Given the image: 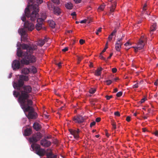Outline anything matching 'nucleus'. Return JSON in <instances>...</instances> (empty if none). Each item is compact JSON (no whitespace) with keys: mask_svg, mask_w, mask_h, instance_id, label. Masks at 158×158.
<instances>
[{"mask_svg":"<svg viewBox=\"0 0 158 158\" xmlns=\"http://www.w3.org/2000/svg\"><path fill=\"white\" fill-rule=\"evenodd\" d=\"M89 66L90 67H93V63L92 62H90V64L89 65Z\"/></svg>","mask_w":158,"mask_h":158,"instance_id":"nucleus-64","label":"nucleus"},{"mask_svg":"<svg viewBox=\"0 0 158 158\" xmlns=\"http://www.w3.org/2000/svg\"><path fill=\"white\" fill-rule=\"evenodd\" d=\"M116 32L117 31L116 29H114L111 34V35H112V36L114 35L115 34Z\"/></svg>","mask_w":158,"mask_h":158,"instance_id":"nucleus-45","label":"nucleus"},{"mask_svg":"<svg viewBox=\"0 0 158 158\" xmlns=\"http://www.w3.org/2000/svg\"><path fill=\"white\" fill-rule=\"evenodd\" d=\"M76 3H78L81 2V0H74Z\"/></svg>","mask_w":158,"mask_h":158,"instance_id":"nucleus-57","label":"nucleus"},{"mask_svg":"<svg viewBox=\"0 0 158 158\" xmlns=\"http://www.w3.org/2000/svg\"><path fill=\"white\" fill-rule=\"evenodd\" d=\"M71 15L73 16H75L76 15V14L75 12H74L72 13L71 14Z\"/></svg>","mask_w":158,"mask_h":158,"instance_id":"nucleus-62","label":"nucleus"},{"mask_svg":"<svg viewBox=\"0 0 158 158\" xmlns=\"http://www.w3.org/2000/svg\"><path fill=\"white\" fill-rule=\"evenodd\" d=\"M112 36H113L112 35H111V34L110 35H109L108 38L109 40H111L112 39Z\"/></svg>","mask_w":158,"mask_h":158,"instance_id":"nucleus-58","label":"nucleus"},{"mask_svg":"<svg viewBox=\"0 0 158 158\" xmlns=\"http://www.w3.org/2000/svg\"><path fill=\"white\" fill-rule=\"evenodd\" d=\"M65 6L68 9H71L73 7V4L70 2H68L65 4Z\"/></svg>","mask_w":158,"mask_h":158,"instance_id":"nucleus-28","label":"nucleus"},{"mask_svg":"<svg viewBox=\"0 0 158 158\" xmlns=\"http://www.w3.org/2000/svg\"><path fill=\"white\" fill-rule=\"evenodd\" d=\"M101 31H102V28H101V27L99 28L97 30V31H98L99 32H101Z\"/></svg>","mask_w":158,"mask_h":158,"instance_id":"nucleus-61","label":"nucleus"},{"mask_svg":"<svg viewBox=\"0 0 158 158\" xmlns=\"http://www.w3.org/2000/svg\"><path fill=\"white\" fill-rule=\"evenodd\" d=\"M111 123L113 126V128L114 129H115L116 127L115 123L114 122L113 120H111Z\"/></svg>","mask_w":158,"mask_h":158,"instance_id":"nucleus-38","label":"nucleus"},{"mask_svg":"<svg viewBox=\"0 0 158 158\" xmlns=\"http://www.w3.org/2000/svg\"><path fill=\"white\" fill-rule=\"evenodd\" d=\"M77 63L79 64L81 60L83 58L82 56H77Z\"/></svg>","mask_w":158,"mask_h":158,"instance_id":"nucleus-37","label":"nucleus"},{"mask_svg":"<svg viewBox=\"0 0 158 158\" xmlns=\"http://www.w3.org/2000/svg\"><path fill=\"white\" fill-rule=\"evenodd\" d=\"M54 13L55 14L59 15L61 13L60 9L58 7H54Z\"/></svg>","mask_w":158,"mask_h":158,"instance_id":"nucleus-21","label":"nucleus"},{"mask_svg":"<svg viewBox=\"0 0 158 158\" xmlns=\"http://www.w3.org/2000/svg\"><path fill=\"white\" fill-rule=\"evenodd\" d=\"M52 1L53 3L57 4H59L60 3L59 0H52Z\"/></svg>","mask_w":158,"mask_h":158,"instance_id":"nucleus-41","label":"nucleus"},{"mask_svg":"<svg viewBox=\"0 0 158 158\" xmlns=\"http://www.w3.org/2000/svg\"><path fill=\"white\" fill-rule=\"evenodd\" d=\"M106 82L107 83V85H108L111 84L112 81L111 80H107L106 81Z\"/></svg>","mask_w":158,"mask_h":158,"instance_id":"nucleus-42","label":"nucleus"},{"mask_svg":"<svg viewBox=\"0 0 158 158\" xmlns=\"http://www.w3.org/2000/svg\"><path fill=\"white\" fill-rule=\"evenodd\" d=\"M106 45H107V44H106ZM107 46L106 45V48H104L103 51H102V52L100 53L99 56V57L101 59L104 60H106V59L104 57L102 56V55L103 52H105L106 51V49L107 48Z\"/></svg>","mask_w":158,"mask_h":158,"instance_id":"nucleus-25","label":"nucleus"},{"mask_svg":"<svg viewBox=\"0 0 158 158\" xmlns=\"http://www.w3.org/2000/svg\"><path fill=\"white\" fill-rule=\"evenodd\" d=\"M34 28V25L33 23H30L28 21H27L24 22V28H23L26 31H31Z\"/></svg>","mask_w":158,"mask_h":158,"instance_id":"nucleus-9","label":"nucleus"},{"mask_svg":"<svg viewBox=\"0 0 158 158\" xmlns=\"http://www.w3.org/2000/svg\"><path fill=\"white\" fill-rule=\"evenodd\" d=\"M156 23H153L150 27L151 32L156 30Z\"/></svg>","mask_w":158,"mask_h":158,"instance_id":"nucleus-29","label":"nucleus"},{"mask_svg":"<svg viewBox=\"0 0 158 158\" xmlns=\"http://www.w3.org/2000/svg\"><path fill=\"white\" fill-rule=\"evenodd\" d=\"M116 6V2H114L113 3H112L111 7L110 9V12L111 13L113 12L115 9Z\"/></svg>","mask_w":158,"mask_h":158,"instance_id":"nucleus-27","label":"nucleus"},{"mask_svg":"<svg viewBox=\"0 0 158 158\" xmlns=\"http://www.w3.org/2000/svg\"><path fill=\"white\" fill-rule=\"evenodd\" d=\"M30 73L35 74L37 72V69L34 66H32L29 68Z\"/></svg>","mask_w":158,"mask_h":158,"instance_id":"nucleus-24","label":"nucleus"},{"mask_svg":"<svg viewBox=\"0 0 158 158\" xmlns=\"http://www.w3.org/2000/svg\"><path fill=\"white\" fill-rule=\"evenodd\" d=\"M48 23L49 26L52 28H54L55 26V22L52 20H49L48 21Z\"/></svg>","mask_w":158,"mask_h":158,"instance_id":"nucleus-26","label":"nucleus"},{"mask_svg":"<svg viewBox=\"0 0 158 158\" xmlns=\"http://www.w3.org/2000/svg\"><path fill=\"white\" fill-rule=\"evenodd\" d=\"M113 97V96L112 95L108 96L106 95L105 96V98H106V99L107 100H110V98H112Z\"/></svg>","mask_w":158,"mask_h":158,"instance_id":"nucleus-44","label":"nucleus"},{"mask_svg":"<svg viewBox=\"0 0 158 158\" xmlns=\"http://www.w3.org/2000/svg\"><path fill=\"white\" fill-rule=\"evenodd\" d=\"M85 42V41L83 39H81L80 40L79 42L80 44H82L84 43Z\"/></svg>","mask_w":158,"mask_h":158,"instance_id":"nucleus-50","label":"nucleus"},{"mask_svg":"<svg viewBox=\"0 0 158 158\" xmlns=\"http://www.w3.org/2000/svg\"><path fill=\"white\" fill-rule=\"evenodd\" d=\"M21 46L23 49L26 50V52L22 51L20 48H18L17 56L19 57H23L20 60L21 63L27 65L30 63L35 62L36 61V58L32 54L34 51L37 49V46L32 45L30 46L26 44H23L21 45Z\"/></svg>","mask_w":158,"mask_h":158,"instance_id":"nucleus-1","label":"nucleus"},{"mask_svg":"<svg viewBox=\"0 0 158 158\" xmlns=\"http://www.w3.org/2000/svg\"><path fill=\"white\" fill-rule=\"evenodd\" d=\"M115 48L116 51L119 52L120 51L121 48V45H117V44H116Z\"/></svg>","mask_w":158,"mask_h":158,"instance_id":"nucleus-33","label":"nucleus"},{"mask_svg":"<svg viewBox=\"0 0 158 158\" xmlns=\"http://www.w3.org/2000/svg\"><path fill=\"white\" fill-rule=\"evenodd\" d=\"M47 41V39L46 38H45L44 39H40L37 41V45L38 46L42 47L44 44L45 42Z\"/></svg>","mask_w":158,"mask_h":158,"instance_id":"nucleus-15","label":"nucleus"},{"mask_svg":"<svg viewBox=\"0 0 158 158\" xmlns=\"http://www.w3.org/2000/svg\"><path fill=\"white\" fill-rule=\"evenodd\" d=\"M20 64L19 60H14L12 64V67L13 70L18 69L20 68Z\"/></svg>","mask_w":158,"mask_h":158,"instance_id":"nucleus-11","label":"nucleus"},{"mask_svg":"<svg viewBox=\"0 0 158 158\" xmlns=\"http://www.w3.org/2000/svg\"><path fill=\"white\" fill-rule=\"evenodd\" d=\"M40 143L42 146L44 147H49L51 144V142L45 139H42L40 141Z\"/></svg>","mask_w":158,"mask_h":158,"instance_id":"nucleus-12","label":"nucleus"},{"mask_svg":"<svg viewBox=\"0 0 158 158\" xmlns=\"http://www.w3.org/2000/svg\"><path fill=\"white\" fill-rule=\"evenodd\" d=\"M36 19L37 22L38 23H41L42 24V23L44 20L42 18H37Z\"/></svg>","mask_w":158,"mask_h":158,"instance_id":"nucleus-34","label":"nucleus"},{"mask_svg":"<svg viewBox=\"0 0 158 158\" xmlns=\"http://www.w3.org/2000/svg\"><path fill=\"white\" fill-rule=\"evenodd\" d=\"M122 95V92L120 91L118 92L116 94V96L117 97H120Z\"/></svg>","mask_w":158,"mask_h":158,"instance_id":"nucleus-43","label":"nucleus"},{"mask_svg":"<svg viewBox=\"0 0 158 158\" xmlns=\"http://www.w3.org/2000/svg\"><path fill=\"white\" fill-rule=\"evenodd\" d=\"M138 87V84H135L133 86V87L135 88H137Z\"/></svg>","mask_w":158,"mask_h":158,"instance_id":"nucleus-59","label":"nucleus"},{"mask_svg":"<svg viewBox=\"0 0 158 158\" xmlns=\"http://www.w3.org/2000/svg\"><path fill=\"white\" fill-rule=\"evenodd\" d=\"M73 120L75 123H80L84 122V119L81 116L78 115L75 116L73 118Z\"/></svg>","mask_w":158,"mask_h":158,"instance_id":"nucleus-13","label":"nucleus"},{"mask_svg":"<svg viewBox=\"0 0 158 158\" xmlns=\"http://www.w3.org/2000/svg\"><path fill=\"white\" fill-rule=\"evenodd\" d=\"M42 137L41 134L40 132H37L29 138V140L30 142L33 143H35Z\"/></svg>","mask_w":158,"mask_h":158,"instance_id":"nucleus-8","label":"nucleus"},{"mask_svg":"<svg viewBox=\"0 0 158 158\" xmlns=\"http://www.w3.org/2000/svg\"><path fill=\"white\" fill-rule=\"evenodd\" d=\"M130 117L128 116L126 118V120L127 122H129L130 121Z\"/></svg>","mask_w":158,"mask_h":158,"instance_id":"nucleus-56","label":"nucleus"},{"mask_svg":"<svg viewBox=\"0 0 158 158\" xmlns=\"http://www.w3.org/2000/svg\"><path fill=\"white\" fill-rule=\"evenodd\" d=\"M42 24L41 23H37L35 26V27L36 29L37 30H40L42 28Z\"/></svg>","mask_w":158,"mask_h":158,"instance_id":"nucleus-31","label":"nucleus"},{"mask_svg":"<svg viewBox=\"0 0 158 158\" xmlns=\"http://www.w3.org/2000/svg\"><path fill=\"white\" fill-rule=\"evenodd\" d=\"M48 9L50 10H52V9L53 8L54 9V7H55L52 6V3L48 4Z\"/></svg>","mask_w":158,"mask_h":158,"instance_id":"nucleus-35","label":"nucleus"},{"mask_svg":"<svg viewBox=\"0 0 158 158\" xmlns=\"http://www.w3.org/2000/svg\"><path fill=\"white\" fill-rule=\"evenodd\" d=\"M31 147L33 150L35 151V153L40 156H43L46 153V151L44 149L41 148L39 144L37 143H32Z\"/></svg>","mask_w":158,"mask_h":158,"instance_id":"nucleus-7","label":"nucleus"},{"mask_svg":"<svg viewBox=\"0 0 158 158\" xmlns=\"http://www.w3.org/2000/svg\"><path fill=\"white\" fill-rule=\"evenodd\" d=\"M147 2L146 3H145L143 6V10L142 12V14H145L147 16L148 14L147 11H146V10L147 8Z\"/></svg>","mask_w":158,"mask_h":158,"instance_id":"nucleus-17","label":"nucleus"},{"mask_svg":"<svg viewBox=\"0 0 158 158\" xmlns=\"http://www.w3.org/2000/svg\"><path fill=\"white\" fill-rule=\"evenodd\" d=\"M26 31L25 30L22 28L19 29L18 30V32L22 36V38L23 39L25 40H26L27 39Z\"/></svg>","mask_w":158,"mask_h":158,"instance_id":"nucleus-14","label":"nucleus"},{"mask_svg":"<svg viewBox=\"0 0 158 158\" xmlns=\"http://www.w3.org/2000/svg\"><path fill=\"white\" fill-rule=\"evenodd\" d=\"M20 94L19 96L18 102L20 105L27 103L29 104L31 103L32 101L29 99V93L31 92L32 88L29 85H23L20 89Z\"/></svg>","mask_w":158,"mask_h":158,"instance_id":"nucleus-3","label":"nucleus"},{"mask_svg":"<svg viewBox=\"0 0 158 158\" xmlns=\"http://www.w3.org/2000/svg\"><path fill=\"white\" fill-rule=\"evenodd\" d=\"M101 120V118H97L96 119V121L97 122H99Z\"/></svg>","mask_w":158,"mask_h":158,"instance_id":"nucleus-54","label":"nucleus"},{"mask_svg":"<svg viewBox=\"0 0 158 158\" xmlns=\"http://www.w3.org/2000/svg\"><path fill=\"white\" fill-rule=\"evenodd\" d=\"M22 73L25 75H27L29 73H30V69L27 68H23L22 69Z\"/></svg>","mask_w":158,"mask_h":158,"instance_id":"nucleus-20","label":"nucleus"},{"mask_svg":"<svg viewBox=\"0 0 158 158\" xmlns=\"http://www.w3.org/2000/svg\"><path fill=\"white\" fill-rule=\"evenodd\" d=\"M86 21H87V20L86 19H85L84 20L81 21L80 22V23H85L86 22Z\"/></svg>","mask_w":158,"mask_h":158,"instance_id":"nucleus-53","label":"nucleus"},{"mask_svg":"<svg viewBox=\"0 0 158 158\" xmlns=\"http://www.w3.org/2000/svg\"><path fill=\"white\" fill-rule=\"evenodd\" d=\"M114 114L116 116H120V114L119 112L116 111L114 112Z\"/></svg>","mask_w":158,"mask_h":158,"instance_id":"nucleus-49","label":"nucleus"},{"mask_svg":"<svg viewBox=\"0 0 158 158\" xmlns=\"http://www.w3.org/2000/svg\"><path fill=\"white\" fill-rule=\"evenodd\" d=\"M47 158H56L57 156L54 155L51 152H48L46 153Z\"/></svg>","mask_w":158,"mask_h":158,"instance_id":"nucleus-18","label":"nucleus"},{"mask_svg":"<svg viewBox=\"0 0 158 158\" xmlns=\"http://www.w3.org/2000/svg\"><path fill=\"white\" fill-rule=\"evenodd\" d=\"M19 90V92H17L15 90H14L13 91V94L15 97H18V96H19L20 95V90Z\"/></svg>","mask_w":158,"mask_h":158,"instance_id":"nucleus-32","label":"nucleus"},{"mask_svg":"<svg viewBox=\"0 0 158 158\" xmlns=\"http://www.w3.org/2000/svg\"><path fill=\"white\" fill-rule=\"evenodd\" d=\"M69 131L70 134L73 136L75 139H78L79 138V133L80 131L79 129H77V130L69 129Z\"/></svg>","mask_w":158,"mask_h":158,"instance_id":"nucleus-10","label":"nucleus"},{"mask_svg":"<svg viewBox=\"0 0 158 158\" xmlns=\"http://www.w3.org/2000/svg\"><path fill=\"white\" fill-rule=\"evenodd\" d=\"M102 70V69L101 67L98 68L95 71V75L97 76H100L101 75Z\"/></svg>","mask_w":158,"mask_h":158,"instance_id":"nucleus-23","label":"nucleus"},{"mask_svg":"<svg viewBox=\"0 0 158 158\" xmlns=\"http://www.w3.org/2000/svg\"><path fill=\"white\" fill-rule=\"evenodd\" d=\"M36 1L37 4H36V5H38V6L39 4H41L43 2L42 0H36ZM33 2V0H29L28 4H29V5L28 6H30L32 5V4L33 5L36 4H34V3Z\"/></svg>","mask_w":158,"mask_h":158,"instance_id":"nucleus-16","label":"nucleus"},{"mask_svg":"<svg viewBox=\"0 0 158 158\" xmlns=\"http://www.w3.org/2000/svg\"><path fill=\"white\" fill-rule=\"evenodd\" d=\"M147 38L146 36H141L138 42L137 46L132 47L134 48L135 52H136L138 50L142 49L145 43H147Z\"/></svg>","mask_w":158,"mask_h":158,"instance_id":"nucleus-6","label":"nucleus"},{"mask_svg":"<svg viewBox=\"0 0 158 158\" xmlns=\"http://www.w3.org/2000/svg\"><path fill=\"white\" fill-rule=\"evenodd\" d=\"M113 54V53H110V56H109L108 57H107V59H110L111 58V57L112 56Z\"/></svg>","mask_w":158,"mask_h":158,"instance_id":"nucleus-60","label":"nucleus"},{"mask_svg":"<svg viewBox=\"0 0 158 158\" xmlns=\"http://www.w3.org/2000/svg\"><path fill=\"white\" fill-rule=\"evenodd\" d=\"M39 11V7L37 5L32 4L30 6H28V7L25 10V15H24L21 17V20L23 22L25 21L26 17L28 19L30 18L32 22L34 21L39 17L38 13Z\"/></svg>","mask_w":158,"mask_h":158,"instance_id":"nucleus-2","label":"nucleus"},{"mask_svg":"<svg viewBox=\"0 0 158 158\" xmlns=\"http://www.w3.org/2000/svg\"><path fill=\"white\" fill-rule=\"evenodd\" d=\"M154 134L156 136H158V131H156Z\"/></svg>","mask_w":158,"mask_h":158,"instance_id":"nucleus-63","label":"nucleus"},{"mask_svg":"<svg viewBox=\"0 0 158 158\" xmlns=\"http://www.w3.org/2000/svg\"><path fill=\"white\" fill-rule=\"evenodd\" d=\"M124 37V36H122V37L121 38H118L117 39V41L116 43L117 44V45H122L123 44V43L122 42V41L123 40V37Z\"/></svg>","mask_w":158,"mask_h":158,"instance_id":"nucleus-30","label":"nucleus"},{"mask_svg":"<svg viewBox=\"0 0 158 158\" xmlns=\"http://www.w3.org/2000/svg\"><path fill=\"white\" fill-rule=\"evenodd\" d=\"M112 71L113 73H115L117 71V69L115 68H114L112 69Z\"/></svg>","mask_w":158,"mask_h":158,"instance_id":"nucleus-47","label":"nucleus"},{"mask_svg":"<svg viewBox=\"0 0 158 158\" xmlns=\"http://www.w3.org/2000/svg\"><path fill=\"white\" fill-rule=\"evenodd\" d=\"M124 45L126 46H127L129 45H131V44L129 42H127L124 44Z\"/></svg>","mask_w":158,"mask_h":158,"instance_id":"nucleus-48","label":"nucleus"},{"mask_svg":"<svg viewBox=\"0 0 158 158\" xmlns=\"http://www.w3.org/2000/svg\"><path fill=\"white\" fill-rule=\"evenodd\" d=\"M32 102L31 104L27 103L20 104V106L24 112H28L27 117L29 119H35L38 116L37 114L35 111L34 108L31 106Z\"/></svg>","mask_w":158,"mask_h":158,"instance_id":"nucleus-4","label":"nucleus"},{"mask_svg":"<svg viewBox=\"0 0 158 158\" xmlns=\"http://www.w3.org/2000/svg\"><path fill=\"white\" fill-rule=\"evenodd\" d=\"M96 91V89L95 88H91L89 90V92L91 94H94Z\"/></svg>","mask_w":158,"mask_h":158,"instance_id":"nucleus-36","label":"nucleus"},{"mask_svg":"<svg viewBox=\"0 0 158 158\" xmlns=\"http://www.w3.org/2000/svg\"><path fill=\"white\" fill-rule=\"evenodd\" d=\"M28 80L29 77L28 76L20 75L18 81L14 82L13 87L15 89H17L18 90H20L21 87L24 85V81H27Z\"/></svg>","mask_w":158,"mask_h":158,"instance_id":"nucleus-5","label":"nucleus"},{"mask_svg":"<svg viewBox=\"0 0 158 158\" xmlns=\"http://www.w3.org/2000/svg\"><path fill=\"white\" fill-rule=\"evenodd\" d=\"M33 127L37 131L40 130L41 128L40 125L37 123H35L33 125Z\"/></svg>","mask_w":158,"mask_h":158,"instance_id":"nucleus-22","label":"nucleus"},{"mask_svg":"<svg viewBox=\"0 0 158 158\" xmlns=\"http://www.w3.org/2000/svg\"><path fill=\"white\" fill-rule=\"evenodd\" d=\"M41 18H42L43 20H44L47 18V15L45 13H42L41 14Z\"/></svg>","mask_w":158,"mask_h":158,"instance_id":"nucleus-39","label":"nucleus"},{"mask_svg":"<svg viewBox=\"0 0 158 158\" xmlns=\"http://www.w3.org/2000/svg\"><path fill=\"white\" fill-rule=\"evenodd\" d=\"M142 130L143 132H145L146 131H148L147 129L145 127L143 128L142 129Z\"/></svg>","mask_w":158,"mask_h":158,"instance_id":"nucleus-55","label":"nucleus"},{"mask_svg":"<svg viewBox=\"0 0 158 158\" xmlns=\"http://www.w3.org/2000/svg\"><path fill=\"white\" fill-rule=\"evenodd\" d=\"M31 132L32 131L31 129L27 128L24 131V134L26 136H28L31 134Z\"/></svg>","mask_w":158,"mask_h":158,"instance_id":"nucleus-19","label":"nucleus"},{"mask_svg":"<svg viewBox=\"0 0 158 158\" xmlns=\"http://www.w3.org/2000/svg\"><path fill=\"white\" fill-rule=\"evenodd\" d=\"M96 123L95 122H93L90 123V127H92Z\"/></svg>","mask_w":158,"mask_h":158,"instance_id":"nucleus-52","label":"nucleus"},{"mask_svg":"<svg viewBox=\"0 0 158 158\" xmlns=\"http://www.w3.org/2000/svg\"><path fill=\"white\" fill-rule=\"evenodd\" d=\"M104 5H101L99 7L98 9L102 10H104Z\"/></svg>","mask_w":158,"mask_h":158,"instance_id":"nucleus-46","label":"nucleus"},{"mask_svg":"<svg viewBox=\"0 0 158 158\" xmlns=\"http://www.w3.org/2000/svg\"><path fill=\"white\" fill-rule=\"evenodd\" d=\"M68 47L64 48V49H62V51L64 52H65L68 51Z\"/></svg>","mask_w":158,"mask_h":158,"instance_id":"nucleus-51","label":"nucleus"},{"mask_svg":"<svg viewBox=\"0 0 158 158\" xmlns=\"http://www.w3.org/2000/svg\"><path fill=\"white\" fill-rule=\"evenodd\" d=\"M146 100H147V99L146 98H144L141 99V100L139 102V103L140 104H142Z\"/></svg>","mask_w":158,"mask_h":158,"instance_id":"nucleus-40","label":"nucleus"}]
</instances>
